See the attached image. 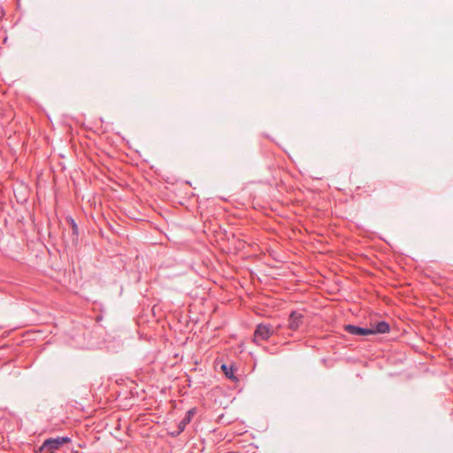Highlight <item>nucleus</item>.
I'll return each instance as SVG.
<instances>
[{
    "label": "nucleus",
    "mask_w": 453,
    "mask_h": 453,
    "mask_svg": "<svg viewBox=\"0 0 453 453\" xmlns=\"http://www.w3.org/2000/svg\"><path fill=\"white\" fill-rule=\"evenodd\" d=\"M196 412V408H192V409L188 410L186 412L185 417L178 424V426L180 428V431H184L185 430L187 425L191 422L192 418L194 417Z\"/></svg>",
    "instance_id": "obj_6"
},
{
    "label": "nucleus",
    "mask_w": 453,
    "mask_h": 453,
    "mask_svg": "<svg viewBox=\"0 0 453 453\" xmlns=\"http://www.w3.org/2000/svg\"><path fill=\"white\" fill-rule=\"evenodd\" d=\"M221 369L223 370L225 375L232 380H237L238 379L234 375V369L232 366H227L226 365H223L221 366Z\"/></svg>",
    "instance_id": "obj_7"
},
{
    "label": "nucleus",
    "mask_w": 453,
    "mask_h": 453,
    "mask_svg": "<svg viewBox=\"0 0 453 453\" xmlns=\"http://www.w3.org/2000/svg\"><path fill=\"white\" fill-rule=\"evenodd\" d=\"M372 331V334H386L388 333L390 330V326L386 321H380L378 323H375L372 328H370Z\"/></svg>",
    "instance_id": "obj_5"
},
{
    "label": "nucleus",
    "mask_w": 453,
    "mask_h": 453,
    "mask_svg": "<svg viewBox=\"0 0 453 453\" xmlns=\"http://www.w3.org/2000/svg\"><path fill=\"white\" fill-rule=\"evenodd\" d=\"M344 330L352 335L365 336L372 334L370 328L360 327L355 325H346Z\"/></svg>",
    "instance_id": "obj_4"
},
{
    "label": "nucleus",
    "mask_w": 453,
    "mask_h": 453,
    "mask_svg": "<svg viewBox=\"0 0 453 453\" xmlns=\"http://www.w3.org/2000/svg\"><path fill=\"white\" fill-rule=\"evenodd\" d=\"M66 220L69 222L71 227H72V233H73V235L75 237V238H78V235H79V227H78V225L76 224L75 220L69 217L66 219Z\"/></svg>",
    "instance_id": "obj_8"
},
{
    "label": "nucleus",
    "mask_w": 453,
    "mask_h": 453,
    "mask_svg": "<svg viewBox=\"0 0 453 453\" xmlns=\"http://www.w3.org/2000/svg\"><path fill=\"white\" fill-rule=\"evenodd\" d=\"M304 316L298 311H292L288 316V328L292 331H297L303 324Z\"/></svg>",
    "instance_id": "obj_3"
},
{
    "label": "nucleus",
    "mask_w": 453,
    "mask_h": 453,
    "mask_svg": "<svg viewBox=\"0 0 453 453\" xmlns=\"http://www.w3.org/2000/svg\"><path fill=\"white\" fill-rule=\"evenodd\" d=\"M183 431H180V426H178L177 429L173 432H171L170 434L173 436V437H177L179 436Z\"/></svg>",
    "instance_id": "obj_9"
},
{
    "label": "nucleus",
    "mask_w": 453,
    "mask_h": 453,
    "mask_svg": "<svg viewBox=\"0 0 453 453\" xmlns=\"http://www.w3.org/2000/svg\"><path fill=\"white\" fill-rule=\"evenodd\" d=\"M71 438L68 436H58L56 438H48L38 448L39 453H54L55 450L59 449L64 444L71 442Z\"/></svg>",
    "instance_id": "obj_1"
},
{
    "label": "nucleus",
    "mask_w": 453,
    "mask_h": 453,
    "mask_svg": "<svg viewBox=\"0 0 453 453\" xmlns=\"http://www.w3.org/2000/svg\"><path fill=\"white\" fill-rule=\"evenodd\" d=\"M273 334L274 330L271 324H259L254 331L253 342L257 344L260 341H267Z\"/></svg>",
    "instance_id": "obj_2"
}]
</instances>
